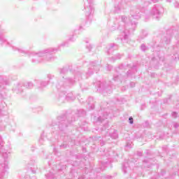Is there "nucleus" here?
<instances>
[{
  "mask_svg": "<svg viewBox=\"0 0 179 179\" xmlns=\"http://www.w3.org/2000/svg\"><path fill=\"white\" fill-rule=\"evenodd\" d=\"M10 47H12L13 51H18V52L22 54V55L28 54L29 57L31 58V62H33V64H41V62H50L54 61L55 57L52 55V54H55V52H57L58 51V49L57 48H50L38 52H27L24 49L16 48L13 45H10Z\"/></svg>",
  "mask_w": 179,
  "mask_h": 179,
  "instance_id": "nucleus-1",
  "label": "nucleus"
},
{
  "mask_svg": "<svg viewBox=\"0 0 179 179\" xmlns=\"http://www.w3.org/2000/svg\"><path fill=\"white\" fill-rule=\"evenodd\" d=\"M130 15V22L124 24V29L122 33V38H120L122 41L124 40V41H126V43H128L129 35L134 33V31H135V29H136V22L132 20H134V19L136 20L141 19V10L136 9L135 11H131Z\"/></svg>",
  "mask_w": 179,
  "mask_h": 179,
  "instance_id": "nucleus-2",
  "label": "nucleus"
},
{
  "mask_svg": "<svg viewBox=\"0 0 179 179\" xmlns=\"http://www.w3.org/2000/svg\"><path fill=\"white\" fill-rule=\"evenodd\" d=\"M75 80L72 79V78H65L63 76L62 80H60L57 83L56 87L57 89L60 90H62L63 89H69V87H71V86H73Z\"/></svg>",
  "mask_w": 179,
  "mask_h": 179,
  "instance_id": "nucleus-3",
  "label": "nucleus"
},
{
  "mask_svg": "<svg viewBox=\"0 0 179 179\" xmlns=\"http://www.w3.org/2000/svg\"><path fill=\"white\" fill-rule=\"evenodd\" d=\"M173 34H176L175 37L178 41H179V34L173 29H168L166 34L164 35L161 40L162 45H169V44L171 43V37H173Z\"/></svg>",
  "mask_w": 179,
  "mask_h": 179,
  "instance_id": "nucleus-4",
  "label": "nucleus"
},
{
  "mask_svg": "<svg viewBox=\"0 0 179 179\" xmlns=\"http://www.w3.org/2000/svg\"><path fill=\"white\" fill-rule=\"evenodd\" d=\"M75 120H71V121L66 120V116L65 115H60L57 117V122H56L58 128L60 131H65L68 128V125L71 124Z\"/></svg>",
  "mask_w": 179,
  "mask_h": 179,
  "instance_id": "nucleus-5",
  "label": "nucleus"
},
{
  "mask_svg": "<svg viewBox=\"0 0 179 179\" xmlns=\"http://www.w3.org/2000/svg\"><path fill=\"white\" fill-rule=\"evenodd\" d=\"M163 13H164V8L160 4L154 5L150 11L152 16L154 19H157V20H159L163 16Z\"/></svg>",
  "mask_w": 179,
  "mask_h": 179,
  "instance_id": "nucleus-6",
  "label": "nucleus"
},
{
  "mask_svg": "<svg viewBox=\"0 0 179 179\" xmlns=\"http://www.w3.org/2000/svg\"><path fill=\"white\" fill-rule=\"evenodd\" d=\"M75 99H76V96L73 94V92H69L66 94L65 91L59 92L57 96V100L59 103H65V100H67V101H73Z\"/></svg>",
  "mask_w": 179,
  "mask_h": 179,
  "instance_id": "nucleus-7",
  "label": "nucleus"
},
{
  "mask_svg": "<svg viewBox=\"0 0 179 179\" xmlns=\"http://www.w3.org/2000/svg\"><path fill=\"white\" fill-rule=\"evenodd\" d=\"M100 64L99 61L91 62L88 67L87 71H86L87 76H92L93 73H97L100 71Z\"/></svg>",
  "mask_w": 179,
  "mask_h": 179,
  "instance_id": "nucleus-8",
  "label": "nucleus"
},
{
  "mask_svg": "<svg viewBox=\"0 0 179 179\" xmlns=\"http://www.w3.org/2000/svg\"><path fill=\"white\" fill-rule=\"evenodd\" d=\"M98 87L102 91V93L104 96H106V93H108V94L113 92V87L110 84H107V83L102 81L98 83Z\"/></svg>",
  "mask_w": 179,
  "mask_h": 179,
  "instance_id": "nucleus-9",
  "label": "nucleus"
},
{
  "mask_svg": "<svg viewBox=\"0 0 179 179\" xmlns=\"http://www.w3.org/2000/svg\"><path fill=\"white\" fill-rule=\"evenodd\" d=\"M85 16L87 17H90L94 13V8L93 7V0H87L85 2Z\"/></svg>",
  "mask_w": 179,
  "mask_h": 179,
  "instance_id": "nucleus-10",
  "label": "nucleus"
},
{
  "mask_svg": "<svg viewBox=\"0 0 179 179\" xmlns=\"http://www.w3.org/2000/svg\"><path fill=\"white\" fill-rule=\"evenodd\" d=\"M33 83L31 82H26L24 83H20L17 86V93L23 92V87L26 89H32Z\"/></svg>",
  "mask_w": 179,
  "mask_h": 179,
  "instance_id": "nucleus-11",
  "label": "nucleus"
},
{
  "mask_svg": "<svg viewBox=\"0 0 179 179\" xmlns=\"http://www.w3.org/2000/svg\"><path fill=\"white\" fill-rule=\"evenodd\" d=\"M73 41H75V38L73 37V35H71L66 41L62 43L57 48H57L58 51H59L61 47H68V45H69L71 43H73Z\"/></svg>",
  "mask_w": 179,
  "mask_h": 179,
  "instance_id": "nucleus-12",
  "label": "nucleus"
},
{
  "mask_svg": "<svg viewBox=\"0 0 179 179\" xmlns=\"http://www.w3.org/2000/svg\"><path fill=\"white\" fill-rule=\"evenodd\" d=\"M106 48H107V53L110 55L113 51H115V50H118V45L115 43H110L107 46Z\"/></svg>",
  "mask_w": 179,
  "mask_h": 179,
  "instance_id": "nucleus-13",
  "label": "nucleus"
},
{
  "mask_svg": "<svg viewBox=\"0 0 179 179\" xmlns=\"http://www.w3.org/2000/svg\"><path fill=\"white\" fill-rule=\"evenodd\" d=\"M72 74V71L69 70V67H64L63 69H60V75H69Z\"/></svg>",
  "mask_w": 179,
  "mask_h": 179,
  "instance_id": "nucleus-14",
  "label": "nucleus"
},
{
  "mask_svg": "<svg viewBox=\"0 0 179 179\" xmlns=\"http://www.w3.org/2000/svg\"><path fill=\"white\" fill-rule=\"evenodd\" d=\"M122 170L124 174H127L129 171V163L127 162H124L122 165Z\"/></svg>",
  "mask_w": 179,
  "mask_h": 179,
  "instance_id": "nucleus-15",
  "label": "nucleus"
},
{
  "mask_svg": "<svg viewBox=\"0 0 179 179\" xmlns=\"http://www.w3.org/2000/svg\"><path fill=\"white\" fill-rule=\"evenodd\" d=\"M1 29V27L0 25V30ZM3 43H6V44H8V45H10V43H9L8 41H6L5 37L3 36V34H2V32H0V44H3Z\"/></svg>",
  "mask_w": 179,
  "mask_h": 179,
  "instance_id": "nucleus-16",
  "label": "nucleus"
},
{
  "mask_svg": "<svg viewBox=\"0 0 179 179\" xmlns=\"http://www.w3.org/2000/svg\"><path fill=\"white\" fill-rule=\"evenodd\" d=\"M93 101H94V99H93V97L92 96L89 97L87 101L90 110H94V103H93Z\"/></svg>",
  "mask_w": 179,
  "mask_h": 179,
  "instance_id": "nucleus-17",
  "label": "nucleus"
},
{
  "mask_svg": "<svg viewBox=\"0 0 179 179\" xmlns=\"http://www.w3.org/2000/svg\"><path fill=\"white\" fill-rule=\"evenodd\" d=\"M165 174H166V171L162 170L161 173H158L157 177L151 178V179H163L164 178Z\"/></svg>",
  "mask_w": 179,
  "mask_h": 179,
  "instance_id": "nucleus-18",
  "label": "nucleus"
},
{
  "mask_svg": "<svg viewBox=\"0 0 179 179\" xmlns=\"http://www.w3.org/2000/svg\"><path fill=\"white\" fill-rule=\"evenodd\" d=\"M113 79L114 82H118V80H120V82H122V74H114Z\"/></svg>",
  "mask_w": 179,
  "mask_h": 179,
  "instance_id": "nucleus-19",
  "label": "nucleus"
},
{
  "mask_svg": "<svg viewBox=\"0 0 179 179\" xmlns=\"http://www.w3.org/2000/svg\"><path fill=\"white\" fill-rule=\"evenodd\" d=\"M107 164H108V159H106V162L101 161L100 169L101 170V171L106 169V167H107Z\"/></svg>",
  "mask_w": 179,
  "mask_h": 179,
  "instance_id": "nucleus-20",
  "label": "nucleus"
},
{
  "mask_svg": "<svg viewBox=\"0 0 179 179\" xmlns=\"http://www.w3.org/2000/svg\"><path fill=\"white\" fill-rule=\"evenodd\" d=\"M36 83H38V85H41V87H45V86L48 85V81H41L40 80H37Z\"/></svg>",
  "mask_w": 179,
  "mask_h": 179,
  "instance_id": "nucleus-21",
  "label": "nucleus"
},
{
  "mask_svg": "<svg viewBox=\"0 0 179 179\" xmlns=\"http://www.w3.org/2000/svg\"><path fill=\"white\" fill-rule=\"evenodd\" d=\"M122 57V55L117 53L115 56L112 57L110 59L111 61H113V62H114V61H115L116 59H121Z\"/></svg>",
  "mask_w": 179,
  "mask_h": 179,
  "instance_id": "nucleus-22",
  "label": "nucleus"
},
{
  "mask_svg": "<svg viewBox=\"0 0 179 179\" xmlns=\"http://www.w3.org/2000/svg\"><path fill=\"white\" fill-rule=\"evenodd\" d=\"M74 79H78V80H80L82 79V73H80V71H77L75 73Z\"/></svg>",
  "mask_w": 179,
  "mask_h": 179,
  "instance_id": "nucleus-23",
  "label": "nucleus"
},
{
  "mask_svg": "<svg viewBox=\"0 0 179 179\" xmlns=\"http://www.w3.org/2000/svg\"><path fill=\"white\" fill-rule=\"evenodd\" d=\"M1 166L2 167V169H4V170L9 169V167L8 166V161L5 159L3 164H1Z\"/></svg>",
  "mask_w": 179,
  "mask_h": 179,
  "instance_id": "nucleus-24",
  "label": "nucleus"
},
{
  "mask_svg": "<svg viewBox=\"0 0 179 179\" xmlns=\"http://www.w3.org/2000/svg\"><path fill=\"white\" fill-rule=\"evenodd\" d=\"M151 64H156L155 66H154L155 68H157V66H159V62H157V60H156V57H153L152 60L151 62Z\"/></svg>",
  "mask_w": 179,
  "mask_h": 179,
  "instance_id": "nucleus-25",
  "label": "nucleus"
},
{
  "mask_svg": "<svg viewBox=\"0 0 179 179\" xmlns=\"http://www.w3.org/2000/svg\"><path fill=\"white\" fill-rule=\"evenodd\" d=\"M86 115V111H85V110L80 109L78 110V115L80 117H82L83 115Z\"/></svg>",
  "mask_w": 179,
  "mask_h": 179,
  "instance_id": "nucleus-26",
  "label": "nucleus"
},
{
  "mask_svg": "<svg viewBox=\"0 0 179 179\" xmlns=\"http://www.w3.org/2000/svg\"><path fill=\"white\" fill-rule=\"evenodd\" d=\"M45 177L48 178V179H54V173H52V172H50L48 174L45 175Z\"/></svg>",
  "mask_w": 179,
  "mask_h": 179,
  "instance_id": "nucleus-27",
  "label": "nucleus"
},
{
  "mask_svg": "<svg viewBox=\"0 0 179 179\" xmlns=\"http://www.w3.org/2000/svg\"><path fill=\"white\" fill-rule=\"evenodd\" d=\"M148 36V31L145 30H143L141 32V38H145V37Z\"/></svg>",
  "mask_w": 179,
  "mask_h": 179,
  "instance_id": "nucleus-28",
  "label": "nucleus"
},
{
  "mask_svg": "<svg viewBox=\"0 0 179 179\" xmlns=\"http://www.w3.org/2000/svg\"><path fill=\"white\" fill-rule=\"evenodd\" d=\"M120 10H121V8L120 7V6H115V13H120Z\"/></svg>",
  "mask_w": 179,
  "mask_h": 179,
  "instance_id": "nucleus-29",
  "label": "nucleus"
},
{
  "mask_svg": "<svg viewBox=\"0 0 179 179\" xmlns=\"http://www.w3.org/2000/svg\"><path fill=\"white\" fill-rule=\"evenodd\" d=\"M141 50L142 51H146V50H148V47H146V45L145 44H142L141 45Z\"/></svg>",
  "mask_w": 179,
  "mask_h": 179,
  "instance_id": "nucleus-30",
  "label": "nucleus"
},
{
  "mask_svg": "<svg viewBox=\"0 0 179 179\" xmlns=\"http://www.w3.org/2000/svg\"><path fill=\"white\" fill-rule=\"evenodd\" d=\"M110 137L113 139H117V138H118V134H117V133H113V134L111 135Z\"/></svg>",
  "mask_w": 179,
  "mask_h": 179,
  "instance_id": "nucleus-31",
  "label": "nucleus"
},
{
  "mask_svg": "<svg viewBox=\"0 0 179 179\" xmlns=\"http://www.w3.org/2000/svg\"><path fill=\"white\" fill-rule=\"evenodd\" d=\"M107 119V117H105L104 118L101 117V116H99L98 117V121H99L100 122H103V121H104V119Z\"/></svg>",
  "mask_w": 179,
  "mask_h": 179,
  "instance_id": "nucleus-32",
  "label": "nucleus"
},
{
  "mask_svg": "<svg viewBox=\"0 0 179 179\" xmlns=\"http://www.w3.org/2000/svg\"><path fill=\"white\" fill-rule=\"evenodd\" d=\"M86 48L88 50V51H92V45L90 44H87L86 45Z\"/></svg>",
  "mask_w": 179,
  "mask_h": 179,
  "instance_id": "nucleus-33",
  "label": "nucleus"
},
{
  "mask_svg": "<svg viewBox=\"0 0 179 179\" xmlns=\"http://www.w3.org/2000/svg\"><path fill=\"white\" fill-rule=\"evenodd\" d=\"M129 124H134V118L132 117H129Z\"/></svg>",
  "mask_w": 179,
  "mask_h": 179,
  "instance_id": "nucleus-34",
  "label": "nucleus"
},
{
  "mask_svg": "<svg viewBox=\"0 0 179 179\" xmlns=\"http://www.w3.org/2000/svg\"><path fill=\"white\" fill-rule=\"evenodd\" d=\"M122 22H123V23H125V22H127V17L125 16H122Z\"/></svg>",
  "mask_w": 179,
  "mask_h": 179,
  "instance_id": "nucleus-35",
  "label": "nucleus"
},
{
  "mask_svg": "<svg viewBox=\"0 0 179 179\" xmlns=\"http://www.w3.org/2000/svg\"><path fill=\"white\" fill-rule=\"evenodd\" d=\"M44 142V138H43V136L41 137V138L39 139V143H41V145H43Z\"/></svg>",
  "mask_w": 179,
  "mask_h": 179,
  "instance_id": "nucleus-36",
  "label": "nucleus"
},
{
  "mask_svg": "<svg viewBox=\"0 0 179 179\" xmlns=\"http://www.w3.org/2000/svg\"><path fill=\"white\" fill-rule=\"evenodd\" d=\"M173 50L174 51H179V45H177L176 46H174Z\"/></svg>",
  "mask_w": 179,
  "mask_h": 179,
  "instance_id": "nucleus-37",
  "label": "nucleus"
},
{
  "mask_svg": "<svg viewBox=\"0 0 179 179\" xmlns=\"http://www.w3.org/2000/svg\"><path fill=\"white\" fill-rule=\"evenodd\" d=\"M172 117L173 118H177V113H176V112H173L172 113Z\"/></svg>",
  "mask_w": 179,
  "mask_h": 179,
  "instance_id": "nucleus-38",
  "label": "nucleus"
},
{
  "mask_svg": "<svg viewBox=\"0 0 179 179\" xmlns=\"http://www.w3.org/2000/svg\"><path fill=\"white\" fill-rule=\"evenodd\" d=\"M173 127H174V128L177 129V128H178V127H179V124L177 123V122H175V123L173 124Z\"/></svg>",
  "mask_w": 179,
  "mask_h": 179,
  "instance_id": "nucleus-39",
  "label": "nucleus"
},
{
  "mask_svg": "<svg viewBox=\"0 0 179 179\" xmlns=\"http://www.w3.org/2000/svg\"><path fill=\"white\" fill-rule=\"evenodd\" d=\"M174 6H175V8H179V3L177 2V1H176V2L174 3Z\"/></svg>",
  "mask_w": 179,
  "mask_h": 179,
  "instance_id": "nucleus-40",
  "label": "nucleus"
},
{
  "mask_svg": "<svg viewBox=\"0 0 179 179\" xmlns=\"http://www.w3.org/2000/svg\"><path fill=\"white\" fill-rule=\"evenodd\" d=\"M143 163H152V159H148V160H144Z\"/></svg>",
  "mask_w": 179,
  "mask_h": 179,
  "instance_id": "nucleus-41",
  "label": "nucleus"
},
{
  "mask_svg": "<svg viewBox=\"0 0 179 179\" xmlns=\"http://www.w3.org/2000/svg\"><path fill=\"white\" fill-rule=\"evenodd\" d=\"M130 86H131V87H135V83L131 82V83H130Z\"/></svg>",
  "mask_w": 179,
  "mask_h": 179,
  "instance_id": "nucleus-42",
  "label": "nucleus"
},
{
  "mask_svg": "<svg viewBox=\"0 0 179 179\" xmlns=\"http://www.w3.org/2000/svg\"><path fill=\"white\" fill-rule=\"evenodd\" d=\"M122 66H123V65H120V66L118 67V69L116 70L117 72H118V71H120V69H122Z\"/></svg>",
  "mask_w": 179,
  "mask_h": 179,
  "instance_id": "nucleus-43",
  "label": "nucleus"
},
{
  "mask_svg": "<svg viewBox=\"0 0 179 179\" xmlns=\"http://www.w3.org/2000/svg\"><path fill=\"white\" fill-rule=\"evenodd\" d=\"M131 76V70H129V71H127V77H129Z\"/></svg>",
  "mask_w": 179,
  "mask_h": 179,
  "instance_id": "nucleus-44",
  "label": "nucleus"
},
{
  "mask_svg": "<svg viewBox=\"0 0 179 179\" xmlns=\"http://www.w3.org/2000/svg\"><path fill=\"white\" fill-rule=\"evenodd\" d=\"M137 156H139L140 157L142 156L141 152H137Z\"/></svg>",
  "mask_w": 179,
  "mask_h": 179,
  "instance_id": "nucleus-45",
  "label": "nucleus"
},
{
  "mask_svg": "<svg viewBox=\"0 0 179 179\" xmlns=\"http://www.w3.org/2000/svg\"><path fill=\"white\" fill-rule=\"evenodd\" d=\"M107 68H108V71H111V66L110 65H108Z\"/></svg>",
  "mask_w": 179,
  "mask_h": 179,
  "instance_id": "nucleus-46",
  "label": "nucleus"
},
{
  "mask_svg": "<svg viewBox=\"0 0 179 179\" xmlns=\"http://www.w3.org/2000/svg\"><path fill=\"white\" fill-rule=\"evenodd\" d=\"M159 61L163 62V61H164V57H159Z\"/></svg>",
  "mask_w": 179,
  "mask_h": 179,
  "instance_id": "nucleus-47",
  "label": "nucleus"
},
{
  "mask_svg": "<svg viewBox=\"0 0 179 179\" xmlns=\"http://www.w3.org/2000/svg\"><path fill=\"white\" fill-rule=\"evenodd\" d=\"M152 2L156 3V2H159V0H151Z\"/></svg>",
  "mask_w": 179,
  "mask_h": 179,
  "instance_id": "nucleus-48",
  "label": "nucleus"
},
{
  "mask_svg": "<svg viewBox=\"0 0 179 179\" xmlns=\"http://www.w3.org/2000/svg\"><path fill=\"white\" fill-rule=\"evenodd\" d=\"M162 149H164L165 150V152H166V149H167V147L165 145L162 148Z\"/></svg>",
  "mask_w": 179,
  "mask_h": 179,
  "instance_id": "nucleus-49",
  "label": "nucleus"
},
{
  "mask_svg": "<svg viewBox=\"0 0 179 179\" xmlns=\"http://www.w3.org/2000/svg\"><path fill=\"white\" fill-rule=\"evenodd\" d=\"M31 171H32V173H33L34 174H36V170L31 169Z\"/></svg>",
  "mask_w": 179,
  "mask_h": 179,
  "instance_id": "nucleus-50",
  "label": "nucleus"
},
{
  "mask_svg": "<svg viewBox=\"0 0 179 179\" xmlns=\"http://www.w3.org/2000/svg\"><path fill=\"white\" fill-rule=\"evenodd\" d=\"M48 78L49 79H51V75H48Z\"/></svg>",
  "mask_w": 179,
  "mask_h": 179,
  "instance_id": "nucleus-51",
  "label": "nucleus"
},
{
  "mask_svg": "<svg viewBox=\"0 0 179 179\" xmlns=\"http://www.w3.org/2000/svg\"><path fill=\"white\" fill-rule=\"evenodd\" d=\"M55 123L52 122V125L53 127H55Z\"/></svg>",
  "mask_w": 179,
  "mask_h": 179,
  "instance_id": "nucleus-52",
  "label": "nucleus"
},
{
  "mask_svg": "<svg viewBox=\"0 0 179 179\" xmlns=\"http://www.w3.org/2000/svg\"><path fill=\"white\" fill-rule=\"evenodd\" d=\"M167 2H171V0H166Z\"/></svg>",
  "mask_w": 179,
  "mask_h": 179,
  "instance_id": "nucleus-53",
  "label": "nucleus"
},
{
  "mask_svg": "<svg viewBox=\"0 0 179 179\" xmlns=\"http://www.w3.org/2000/svg\"><path fill=\"white\" fill-rule=\"evenodd\" d=\"M104 129H106V127H103V128L102 129V131H104Z\"/></svg>",
  "mask_w": 179,
  "mask_h": 179,
  "instance_id": "nucleus-54",
  "label": "nucleus"
},
{
  "mask_svg": "<svg viewBox=\"0 0 179 179\" xmlns=\"http://www.w3.org/2000/svg\"><path fill=\"white\" fill-rule=\"evenodd\" d=\"M101 145L103 146V145H104V143H101Z\"/></svg>",
  "mask_w": 179,
  "mask_h": 179,
  "instance_id": "nucleus-55",
  "label": "nucleus"
},
{
  "mask_svg": "<svg viewBox=\"0 0 179 179\" xmlns=\"http://www.w3.org/2000/svg\"><path fill=\"white\" fill-rule=\"evenodd\" d=\"M149 153V150H147V154Z\"/></svg>",
  "mask_w": 179,
  "mask_h": 179,
  "instance_id": "nucleus-56",
  "label": "nucleus"
},
{
  "mask_svg": "<svg viewBox=\"0 0 179 179\" xmlns=\"http://www.w3.org/2000/svg\"><path fill=\"white\" fill-rule=\"evenodd\" d=\"M175 59H177V57H175Z\"/></svg>",
  "mask_w": 179,
  "mask_h": 179,
  "instance_id": "nucleus-57",
  "label": "nucleus"
},
{
  "mask_svg": "<svg viewBox=\"0 0 179 179\" xmlns=\"http://www.w3.org/2000/svg\"><path fill=\"white\" fill-rule=\"evenodd\" d=\"M122 90H124V87H123V88H122Z\"/></svg>",
  "mask_w": 179,
  "mask_h": 179,
  "instance_id": "nucleus-58",
  "label": "nucleus"
},
{
  "mask_svg": "<svg viewBox=\"0 0 179 179\" xmlns=\"http://www.w3.org/2000/svg\"><path fill=\"white\" fill-rule=\"evenodd\" d=\"M105 127H107V124H105Z\"/></svg>",
  "mask_w": 179,
  "mask_h": 179,
  "instance_id": "nucleus-59",
  "label": "nucleus"
},
{
  "mask_svg": "<svg viewBox=\"0 0 179 179\" xmlns=\"http://www.w3.org/2000/svg\"><path fill=\"white\" fill-rule=\"evenodd\" d=\"M108 177H110V178H111V176H108Z\"/></svg>",
  "mask_w": 179,
  "mask_h": 179,
  "instance_id": "nucleus-60",
  "label": "nucleus"
},
{
  "mask_svg": "<svg viewBox=\"0 0 179 179\" xmlns=\"http://www.w3.org/2000/svg\"><path fill=\"white\" fill-rule=\"evenodd\" d=\"M0 110H2V109L0 108Z\"/></svg>",
  "mask_w": 179,
  "mask_h": 179,
  "instance_id": "nucleus-61",
  "label": "nucleus"
}]
</instances>
